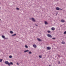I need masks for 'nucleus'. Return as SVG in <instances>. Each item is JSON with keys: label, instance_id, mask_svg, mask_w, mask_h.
I'll return each instance as SVG.
<instances>
[{"label": "nucleus", "instance_id": "obj_3", "mask_svg": "<svg viewBox=\"0 0 66 66\" xmlns=\"http://www.w3.org/2000/svg\"><path fill=\"white\" fill-rule=\"evenodd\" d=\"M11 64L12 65H13V62H10V63H9V66H10Z\"/></svg>", "mask_w": 66, "mask_h": 66}, {"label": "nucleus", "instance_id": "obj_18", "mask_svg": "<svg viewBox=\"0 0 66 66\" xmlns=\"http://www.w3.org/2000/svg\"><path fill=\"white\" fill-rule=\"evenodd\" d=\"M62 44H65V42H64V41H63L62 42Z\"/></svg>", "mask_w": 66, "mask_h": 66}, {"label": "nucleus", "instance_id": "obj_35", "mask_svg": "<svg viewBox=\"0 0 66 66\" xmlns=\"http://www.w3.org/2000/svg\"><path fill=\"white\" fill-rule=\"evenodd\" d=\"M1 4V3H0V4Z\"/></svg>", "mask_w": 66, "mask_h": 66}, {"label": "nucleus", "instance_id": "obj_30", "mask_svg": "<svg viewBox=\"0 0 66 66\" xmlns=\"http://www.w3.org/2000/svg\"><path fill=\"white\" fill-rule=\"evenodd\" d=\"M60 10H61V11H62V10L63 9H60Z\"/></svg>", "mask_w": 66, "mask_h": 66}, {"label": "nucleus", "instance_id": "obj_19", "mask_svg": "<svg viewBox=\"0 0 66 66\" xmlns=\"http://www.w3.org/2000/svg\"><path fill=\"white\" fill-rule=\"evenodd\" d=\"M47 32L48 33H51V31L49 30H48L47 31Z\"/></svg>", "mask_w": 66, "mask_h": 66}, {"label": "nucleus", "instance_id": "obj_34", "mask_svg": "<svg viewBox=\"0 0 66 66\" xmlns=\"http://www.w3.org/2000/svg\"><path fill=\"white\" fill-rule=\"evenodd\" d=\"M0 20H1V19H0Z\"/></svg>", "mask_w": 66, "mask_h": 66}, {"label": "nucleus", "instance_id": "obj_4", "mask_svg": "<svg viewBox=\"0 0 66 66\" xmlns=\"http://www.w3.org/2000/svg\"><path fill=\"white\" fill-rule=\"evenodd\" d=\"M31 19L34 22H35V20L34 18H32Z\"/></svg>", "mask_w": 66, "mask_h": 66}, {"label": "nucleus", "instance_id": "obj_15", "mask_svg": "<svg viewBox=\"0 0 66 66\" xmlns=\"http://www.w3.org/2000/svg\"><path fill=\"white\" fill-rule=\"evenodd\" d=\"M45 24H48V23H47V21H45Z\"/></svg>", "mask_w": 66, "mask_h": 66}, {"label": "nucleus", "instance_id": "obj_11", "mask_svg": "<svg viewBox=\"0 0 66 66\" xmlns=\"http://www.w3.org/2000/svg\"><path fill=\"white\" fill-rule=\"evenodd\" d=\"M2 37L3 38H4H4H5V36H4L3 35L2 36Z\"/></svg>", "mask_w": 66, "mask_h": 66}, {"label": "nucleus", "instance_id": "obj_21", "mask_svg": "<svg viewBox=\"0 0 66 66\" xmlns=\"http://www.w3.org/2000/svg\"><path fill=\"white\" fill-rule=\"evenodd\" d=\"M25 47L26 48H28V47L27 45H25Z\"/></svg>", "mask_w": 66, "mask_h": 66}, {"label": "nucleus", "instance_id": "obj_2", "mask_svg": "<svg viewBox=\"0 0 66 66\" xmlns=\"http://www.w3.org/2000/svg\"><path fill=\"white\" fill-rule=\"evenodd\" d=\"M5 63L6 64H7V65H8L9 66V62L7 61H6L5 62Z\"/></svg>", "mask_w": 66, "mask_h": 66}, {"label": "nucleus", "instance_id": "obj_10", "mask_svg": "<svg viewBox=\"0 0 66 66\" xmlns=\"http://www.w3.org/2000/svg\"><path fill=\"white\" fill-rule=\"evenodd\" d=\"M51 30H55V28L54 27H52L51 28Z\"/></svg>", "mask_w": 66, "mask_h": 66}, {"label": "nucleus", "instance_id": "obj_31", "mask_svg": "<svg viewBox=\"0 0 66 66\" xmlns=\"http://www.w3.org/2000/svg\"><path fill=\"white\" fill-rule=\"evenodd\" d=\"M17 65H19V64H18V63H17Z\"/></svg>", "mask_w": 66, "mask_h": 66}, {"label": "nucleus", "instance_id": "obj_29", "mask_svg": "<svg viewBox=\"0 0 66 66\" xmlns=\"http://www.w3.org/2000/svg\"><path fill=\"white\" fill-rule=\"evenodd\" d=\"M57 56H58V57H60V55H57Z\"/></svg>", "mask_w": 66, "mask_h": 66}, {"label": "nucleus", "instance_id": "obj_14", "mask_svg": "<svg viewBox=\"0 0 66 66\" xmlns=\"http://www.w3.org/2000/svg\"><path fill=\"white\" fill-rule=\"evenodd\" d=\"M29 51V50H25L24 51V52H28Z\"/></svg>", "mask_w": 66, "mask_h": 66}, {"label": "nucleus", "instance_id": "obj_9", "mask_svg": "<svg viewBox=\"0 0 66 66\" xmlns=\"http://www.w3.org/2000/svg\"><path fill=\"white\" fill-rule=\"evenodd\" d=\"M16 35V34H14L12 35V36H15Z\"/></svg>", "mask_w": 66, "mask_h": 66}, {"label": "nucleus", "instance_id": "obj_6", "mask_svg": "<svg viewBox=\"0 0 66 66\" xmlns=\"http://www.w3.org/2000/svg\"><path fill=\"white\" fill-rule=\"evenodd\" d=\"M56 10H60V9L59 7H56Z\"/></svg>", "mask_w": 66, "mask_h": 66}, {"label": "nucleus", "instance_id": "obj_7", "mask_svg": "<svg viewBox=\"0 0 66 66\" xmlns=\"http://www.w3.org/2000/svg\"><path fill=\"white\" fill-rule=\"evenodd\" d=\"M33 47H34V48H36V45L35 44H34L33 45Z\"/></svg>", "mask_w": 66, "mask_h": 66}, {"label": "nucleus", "instance_id": "obj_12", "mask_svg": "<svg viewBox=\"0 0 66 66\" xmlns=\"http://www.w3.org/2000/svg\"><path fill=\"white\" fill-rule=\"evenodd\" d=\"M61 22H64L65 21L64 20H61Z\"/></svg>", "mask_w": 66, "mask_h": 66}, {"label": "nucleus", "instance_id": "obj_20", "mask_svg": "<svg viewBox=\"0 0 66 66\" xmlns=\"http://www.w3.org/2000/svg\"><path fill=\"white\" fill-rule=\"evenodd\" d=\"M39 57L40 58H42V56L40 55L39 56Z\"/></svg>", "mask_w": 66, "mask_h": 66}, {"label": "nucleus", "instance_id": "obj_25", "mask_svg": "<svg viewBox=\"0 0 66 66\" xmlns=\"http://www.w3.org/2000/svg\"><path fill=\"white\" fill-rule=\"evenodd\" d=\"M64 34H66V31H65L64 33Z\"/></svg>", "mask_w": 66, "mask_h": 66}, {"label": "nucleus", "instance_id": "obj_33", "mask_svg": "<svg viewBox=\"0 0 66 66\" xmlns=\"http://www.w3.org/2000/svg\"><path fill=\"white\" fill-rule=\"evenodd\" d=\"M51 65H49V66H50Z\"/></svg>", "mask_w": 66, "mask_h": 66}, {"label": "nucleus", "instance_id": "obj_32", "mask_svg": "<svg viewBox=\"0 0 66 66\" xmlns=\"http://www.w3.org/2000/svg\"><path fill=\"white\" fill-rule=\"evenodd\" d=\"M56 15H57V14L56 15Z\"/></svg>", "mask_w": 66, "mask_h": 66}, {"label": "nucleus", "instance_id": "obj_24", "mask_svg": "<svg viewBox=\"0 0 66 66\" xmlns=\"http://www.w3.org/2000/svg\"><path fill=\"white\" fill-rule=\"evenodd\" d=\"M8 39V38H6L5 37V38H4V39Z\"/></svg>", "mask_w": 66, "mask_h": 66}, {"label": "nucleus", "instance_id": "obj_13", "mask_svg": "<svg viewBox=\"0 0 66 66\" xmlns=\"http://www.w3.org/2000/svg\"><path fill=\"white\" fill-rule=\"evenodd\" d=\"M10 33L11 34H13L14 33V32H13V31H11L10 32Z\"/></svg>", "mask_w": 66, "mask_h": 66}, {"label": "nucleus", "instance_id": "obj_5", "mask_svg": "<svg viewBox=\"0 0 66 66\" xmlns=\"http://www.w3.org/2000/svg\"><path fill=\"white\" fill-rule=\"evenodd\" d=\"M47 50H50V49H51V47H47Z\"/></svg>", "mask_w": 66, "mask_h": 66}, {"label": "nucleus", "instance_id": "obj_8", "mask_svg": "<svg viewBox=\"0 0 66 66\" xmlns=\"http://www.w3.org/2000/svg\"><path fill=\"white\" fill-rule=\"evenodd\" d=\"M37 40H38V41H42V40L40 39L39 38H37Z\"/></svg>", "mask_w": 66, "mask_h": 66}, {"label": "nucleus", "instance_id": "obj_1", "mask_svg": "<svg viewBox=\"0 0 66 66\" xmlns=\"http://www.w3.org/2000/svg\"><path fill=\"white\" fill-rule=\"evenodd\" d=\"M47 36H48V37H50V38H52V36L49 34H48Z\"/></svg>", "mask_w": 66, "mask_h": 66}, {"label": "nucleus", "instance_id": "obj_26", "mask_svg": "<svg viewBox=\"0 0 66 66\" xmlns=\"http://www.w3.org/2000/svg\"><path fill=\"white\" fill-rule=\"evenodd\" d=\"M16 9L17 10H19V9L18 8H17Z\"/></svg>", "mask_w": 66, "mask_h": 66}, {"label": "nucleus", "instance_id": "obj_27", "mask_svg": "<svg viewBox=\"0 0 66 66\" xmlns=\"http://www.w3.org/2000/svg\"><path fill=\"white\" fill-rule=\"evenodd\" d=\"M52 39H55V38H53Z\"/></svg>", "mask_w": 66, "mask_h": 66}, {"label": "nucleus", "instance_id": "obj_23", "mask_svg": "<svg viewBox=\"0 0 66 66\" xmlns=\"http://www.w3.org/2000/svg\"><path fill=\"white\" fill-rule=\"evenodd\" d=\"M58 63L59 64H61V62L59 61H58Z\"/></svg>", "mask_w": 66, "mask_h": 66}, {"label": "nucleus", "instance_id": "obj_22", "mask_svg": "<svg viewBox=\"0 0 66 66\" xmlns=\"http://www.w3.org/2000/svg\"><path fill=\"white\" fill-rule=\"evenodd\" d=\"M2 60H3L2 59H0V62H1L2 61Z\"/></svg>", "mask_w": 66, "mask_h": 66}, {"label": "nucleus", "instance_id": "obj_17", "mask_svg": "<svg viewBox=\"0 0 66 66\" xmlns=\"http://www.w3.org/2000/svg\"><path fill=\"white\" fill-rule=\"evenodd\" d=\"M9 58H10V59H12V56H11V55H10L9 56Z\"/></svg>", "mask_w": 66, "mask_h": 66}, {"label": "nucleus", "instance_id": "obj_28", "mask_svg": "<svg viewBox=\"0 0 66 66\" xmlns=\"http://www.w3.org/2000/svg\"><path fill=\"white\" fill-rule=\"evenodd\" d=\"M35 25L36 26H37H37H38V25H37L36 24H35Z\"/></svg>", "mask_w": 66, "mask_h": 66}, {"label": "nucleus", "instance_id": "obj_16", "mask_svg": "<svg viewBox=\"0 0 66 66\" xmlns=\"http://www.w3.org/2000/svg\"><path fill=\"white\" fill-rule=\"evenodd\" d=\"M28 53H29V54H32V53L31 51H30Z\"/></svg>", "mask_w": 66, "mask_h": 66}]
</instances>
